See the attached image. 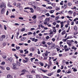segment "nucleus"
<instances>
[{
  "label": "nucleus",
  "instance_id": "nucleus-41",
  "mask_svg": "<svg viewBox=\"0 0 78 78\" xmlns=\"http://www.w3.org/2000/svg\"><path fill=\"white\" fill-rule=\"evenodd\" d=\"M5 62H2L1 63V64H2V65H5Z\"/></svg>",
  "mask_w": 78,
  "mask_h": 78
},
{
  "label": "nucleus",
  "instance_id": "nucleus-6",
  "mask_svg": "<svg viewBox=\"0 0 78 78\" xmlns=\"http://www.w3.org/2000/svg\"><path fill=\"white\" fill-rule=\"evenodd\" d=\"M40 70H41V71H42V72H48V71L47 70H44L43 69H42V68H41L40 69Z\"/></svg>",
  "mask_w": 78,
  "mask_h": 78
},
{
  "label": "nucleus",
  "instance_id": "nucleus-37",
  "mask_svg": "<svg viewBox=\"0 0 78 78\" xmlns=\"http://www.w3.org/2000/svg\"><path fill=\"white\" fill-rule=\"evenodd\" d=\"M20 8V10H22V9H23V7H22V6H21L20 7H19Z\"/></svg>",
  "mask_w": 78,
  "mask_h": 78
},
{
  "label": "nucleus",
  "instance_id": "nucleus-35",
  "mask_svg": "<svg viewBox=\"0 0 78 78\" xmlns=\"http://www.w3.org/2000/svg\"><path fill=\"white\" fill-rule=\"evenodd\" d=\"M16 50H19V49H20V47H16Z\"/></svg>",
  "mask_w": 78,
  "mask_h": 78
},
{
  "label": "nucleus",
  "instance_id": "nucleus-23",
  "mask_svg": "<svg viewBox=\"0 0 78 78\" xmlns=\"http://www.w3.org/2000/svg\"><path fill=\"white\" fill-rule=\"evenodd\" d=\"M19 19H20V20H23V18L22 17H19Z\"/></svg>",
  "mask_w": 78,
  "mask_h": 78
},
{
  "label": "nucleus",
  "instance_id": "nucleus-5",
  "mask_svg": "<svg viewBox=\"0 0 78 78\" xmlns=\"http://www.w3.org/2000/svg\"><path fill=\"white\" fill-rule=\"evenodd\" d=\"M16 65L18 67V68H19V66H20L21 64L20 63V62H17Z\"/></svg>",
  "mask_w": 78,
  "mask_h": 78
},
{
  "label": "nucleus",
  "instance_id": "nucleus-2",
  "mask_svg": "<svg viewBox=\"0 0 78 78\" xmlns=\"http://www.w3.org/2000/svg\"><path fill=\"white\" fill-rule=\"evenodd\" d=\"M0 7L1 8H3V7L5 8H6V4L4 3H1L0 4Z\"/></svg>",
  "mask_w": 78,
  "mask_h": 78
},
{
  "label": "nucleus",
  "instance_id": "nucleus-34",
  "mask_svg": "<svg viewBox=\"0 0 78 78\" xmlns=\"http://www.w3.org/2000/svg\"><path fill=\"white\" fill-rule=\"evenodd\" d=\"M14 56H15V58H16V59H18V57L17 56V55H16V54H15V55H14Z\"/></svg>",
  "mask_w": 78,
  "mask_h": 78
},
{
  "label": "nucleus",
  "instance_id": "nucleus-51",
  "mask_svg": "<svg viewBox=\"0 0 78 78\" xmlns=\"http://www.w3.org/2000/svg\"><path fill=\"white\" fill-rule=\"evenodd\" d=\"M4 29L5 30H7L6 27V25H4Z\"/></svg>",
  "mask_w": 78,
  "mask_h": 78
},
{
  "label": "nucleus",
  "instance_id": "nucleus-62",
  "mask_svg": "<svg viewBox=\"0 0 78 78\" xmlns=\"http://www.w3.org/2000/svg\"><path fill=\"white\" fill-rule=\"evenodd\" d=\"M28 62V60H24L23 61V62L25 63V62Z\"/></svg>",
  "mask_w": 78,
  "mask_h": 78
},
{
  "label": "nucleus",
  "instance_id": "nucleus-20",
  "mask_svg": "<svg viewBox=\"0 0 78 78\" xmlns=\"http://www.w3.org/2000/svg\"><path fill=\"white\" fill-rule=\"evenodd\" d=\"M59 18V16H57L55 19V20H57Z\"/></svg>",
  "mask_w": 78,
  "mask_h": 78
},
{
  "label": "nucleus",
  "instance_id": "nucleus-48",
  "mask_svg": "<svg viewBox=\"0 0 78 78\" xmlns=\"http://www.w3.org/2000/svg\"><path fill=\"white\" fill-rule=\"evenodd\" d=\"M28 35H29V34H33V33L31 32H29L28 33Z\"/></svg>",
  "mask_w": 78,
  "mask_h": 78
},
{
  "label": "nucleus",
  "instance_id": "nucleus-40",
  "mask_svg": "<svg viewBox=\"0 0 78 78\" xmlns=\"http://www.w3.org/2000/svg\"><path fill=\"white\" fill-rule=\"evenodd\" d=\"M44 56H48V54H47V53H44Z\"/></svg>",
  "mask_w": 78,
  "mask_h": 78
},
{
  "label": "nucleus",
  "instance_id": "nucleus-55",
  "mask_svg": "<svg viewBox=\"0 0 78 78\" xmlns=\"http://www.w3.org/2000/svg\"><path fill=\"white\" fill-rule=\"evenodd\" d=\"M49 38H50V37H49V36H48L47 37H46V39H49Z\"/></svg>",
  "mask_w": 78,
  "mask_h": 78
},
{
  "label": "nucleus",
  "instance_id": "nucleus-14",
  "mask_svg": "<svg viewBox=\"0 0 78 78\" xmlns=\"http://www.w3.org/2000/svg\"><path fill=\"white\" fill-rule=\"evenodd\" d=\"M30 10L31 11V12H34V10L33 9V8H30Z\"/></svg>",
  "mask_w": 78,
  "mask_h": 78
},
{
  "label": "nucleus",
  "instance_id": "nucleus-43",
  "mask_svg": "<svg viewBox=\"0 0 78 78\" xmlns=\"http://www.w3.org/2000/svg\"><path fill=\"white\" fill-rule=\"evenodd\" d=\"M69 49L68 48L65 49V51H69Z\"/></svg>",
  "mask_w": 78,
  "mask_h": 78
},
{
  "label": "nucleus",
  "instance_id": "nucleus-11",
  "mask_svg": "<svg viewBox=\"0 0 78 78\" xmlns=\"http://www.w3.org/2000/svg\"><path fill=\"white\" fill-rule=\"evenodd\" d=\"M68 13L69 14H73V11L70 10L68 11Z\"/></svg>",
  "mask_w": 78,
  "mask_h": 78
},
{
  "label": "nucleus",
  "instance_id": "nucleus-28",
  "mask_svg": "<svg viewBox=\"0 0 78 78\" xmlns=\"http://www.w3.org/2000/svg\"><path fill=\"white\" fill-rule=\"evenodd\" d=\"M76 9V6H74L73 8H71L72 9Z\"/></svg>",
  "mask_w": 78,
  "mask_h": 78
},
{
  "label": "nucleus",
  "instance_id": "nucleus-24",
  "mask_svg": "<svg viewBox=\"0 0 78 78\" xmlns=\"http://www.w3.org/2000/svg\"><path fill=\"white\" fill-rule=\"evenodd\" d=\"M32 19H36V15H34L32 17Z\"/></svg>",
  "mask_w": 78,
  "mask_h": 78
},
{
  "label": "nucleus",
  "instance_id": "nucleus-33",
  "mask_svg": "<svg viewBox=\"0 0 78 78\" xmlns=\"http://www.w3.org/2000/svg\"><path fill=\"white\" fill-rule=\"evenodd\" d=\"M44 25H46L47 23V21H45L44 22Z\"/></svg>",
  "mask_w": 78,
  "mask_h": 78
},
{
  "label": "nucleus",
  "instance_id": "nucleus-44",
  "mask_svg": "<svg viewBox=\"0 0 78 78\" xmlns=\"http://www.w3.org/2000/svg\"><path fill=\"white\" fill-rule=\"evenodd\" d=\"M31 73H35V71H34V70H33L31 72Z\"/></svg>",
  "mask_w": 78,
  "mask_h": 78
},
{
  "label": "nucleus",
  "instance_id": "nucleus-49",
  "mask_svg": "<svg viewBox=\"0 0 78 78\" xmlns=\"http://www.w3.org/2000/svg\"><path fill=\"white\" fill-rule=\"evenodd\" d=\"M40 64L41 65V66H44V63H40Z\"/></svg>",
  "mask_w": 78,
  "mask_h": 78
},
{
  "label": "nucleus",
  "instance_id": "nucleus-18",
  "mask_svg": "<svg viewBox=\"0 0 78 78\" xmlns=\"http://www.w3.org/2000/svg\"><path fill=\"white\" fill-rule=\"evenodd\" d=\"M5 37H6V36H5V35H2L1 37V38L3 39H4V38H5Z\"/></svg>",
  "mask_w": 78,
  "mask_h": 78
},
{
  "label": "nucleus",
  "instance_id": "nucleus-29",
  "mask_svg": "<svg viewBox=\"0 0 78 78\" xmlns=\"http://www.w3.org/2000/svg\"><path fill=\"white\" fill-rule=\"evenodd\" d=\"M74 29L75 30H77L78 29V28L76 27V26H75L74 27Z\"/></svg>",
  "mask_w": 78,
  "mask_h": 78
},
{
  "label": "nucleus",
  "instance_id": "nucleus-36",
  "mask_svg": "<svg viewBox=\"0 0 78 78\" xmlns=\"http://www.w3.org/2000/svg\"><path fill=\"white\" fill-rule=\"evenodd\" d=\"M50 16L51 17H53V18H55V16H54L53 15H51Z\"/></svg>",
  "mask_w": 78,
  "mask_h": 78
},
{
  "label": "nucleus",
  "instance_id": "nucleus-1",
  "mask_svg": "<svg viewBox=\"0 0 78 78\" xmlns=\"http://www.w3.org/2000/svg\"><path fill=\"white\" fill-rule=\"evenodd\" d=\"M12 68L15 70H17V69H19V67L17 66L16 64L13 63L12 64Z\"/></svg>",
  "mask_w": 78,
  "mask_h": 78
},
{
  "label": "nucleus",
  "instance_id": "nucleus-52",
  "mask_svg": "<svg viewBox=\"0 0 78 78\" xmlns=\"http://www.w3.org/2000/svg\"><path fill=\"white\" fill-rule=\"evenodd\" d=\"M52 41H53V42H55V38H52Z\"/></svg>",
  "mask_w": 78,
  "mask_h": 78
},
{
  "label": "nucleus",
  "instance_id": "nucleus-30",
  "mask_svg": "<svg viewBox=\"0 0 78 78\" xmlns=\"http://www.w3.org/2000/svg\"><path fill=\"white\" fill-rule=\"evenodd\" d=\"M44 1H45V2H47V3H49V2H50V0H43Z\"/></svg>",
  "mask_w": 78,
  "mask_h": 78
},
{
  "label": "nucleus",
  "instance_id": "nucleus-15",
  "mask_svg": "<svg viewBox=\"0 0 78 78\" xmlns=\"http://www.w3.org/2000/svg\"><path fill=\"white\" fill-rule=\"evenodd\" d=\"M47 44L48 45H51L53 44V43H52V42L51 43L48 42V43H47Z\"/></svg>",
  "mask_w": 78,
  "mask_h": 78
},
{
  "label": "nucleus",
  "instance_id": "nucleus-60",
  "mask_svg": "<svg viewBox=\"0 0 78 78\" xmlns=\"http://www.w3.org/2000/svg\"><path fill=\"white\" fill-rule=\"evenodd\" d=\"M76 12H74L73 13V16H74V17H75V16H76Z\"/></svg>",
  "mask_w": 78,
  "mask_h": 78
},
{
  "label": "nucleus",
  "instance_id": "nucleus-21",
  "mask_svg": "<svg viewBox=\"0 0 78 78\" xmlns=\"http://www.w3.org/2000/svg\"><path fill=\"white\" fill-rule=\"evenodd\" d=\"M50 12L51 14H53V13L54 12V11H53V10H51L50 11Z\"/></svg>",
  "mask_w": 78,
  "mask_h": 78
},
{
  "label": "nucleus",
  "instance_id": "nucleus-32",
  "mask_svg": "<svg viewBox=\"0 0 78 78\" xmlns=\"http://www.w3.org/2000/svg\"><path fill=\"white\" fill-rule=\"evenodd\" d=\"M64 8H67V5L66 4L64 5Z\"/></svg>",
  "mask_w": 78,
  "mask_h": 78
},
{
  "label": "nucleus",
  "instance_id": "nucleus-56",
  "mask_svg": "<svg viewBox=\"0 0 78 78\" xmlns=\"http://www.w3.org/2000/svg\"><path fill=\"white\" fill-rule=\"evenodd\" d=\"M31 49H32V51H34V50H35V49H34V48H32Z\"/></svg>",
  "mask_w": 78,
  "mask_h": 78
},
{
  "label": "nucleus",
  "instance_id": "nucleus-50",
  "mask_svg": "<svg viewBox=\"0 0 78 78\" xmlns=\"http://www.w3.org/2000/svg\"><path fill=\"white\" fill-rule=\"evenodd\" d=\"M25 37H23L22 38V41H24V40H25Z\"/></svg>",
  "mask_w": 78,
  "mask_h": 78
},
{
  "label": "nucleus",
  "instance_id": "nucleus-10",
  "mask_svg": "<svg viewBox=\"0 0 78 78\" xmlns=\"http://www.w3.org/2000/svg\"><path fill=\"white\" fill-rule=\"evenodd\" d=\"M72 49H74V50L75 51H76V50L77 49V48H75V46H73L71 48Z\"/></svg>",
  "mask_w": 78,
  "mask_h": 78
},
{
  "label": "nucleus",
  "instance_id": "nucleus-61",
  "mask_svg": "<svg viewBox=\"0 0 78 78\" xmlns=\"http://www.w3.org/2000/svg\"><path fill=\"white\" fill-rule=\"evenodd\" d=\"M6 69L7 70H10V68H9V67H7L6 68Z\"/></svg>",
  "mask_w": 78,
  "mask_h": 78
},
{
  "label": "nucleus",
  "instance_id": "nucleus-59",
  "mask_svg": "<svg viewBox=\"0 0 78 78\" xmlns=\"http://www.w3.org/2000/svg\"><path fill=\"white\" fill-rule=\"evenodd\" d=\"M26 72V70L23 69L22 71V72Z\"/></svg>",
  "mask_w": 78,
  "mask_h": 78
},
{
  "label": "nucleus",
  "instance_id": "nucleus-4",
  "mask_svg": "<svg viewBox=\"0 0 78 78\" xmlns=\"http://www.w3.org/2000/svg\"><path fill=\"white\" fill-rule=\"evenodd\" d=\"M1 13L2 14H3L5 13V9L2 8L1 11Z\"/></svg>",
  "mask_w": 78,
  "mask_h": 78
},
{
  "label": "nucleus",
  "instance_id": "nucleus-17",
  "mask_svg": "<svg viewBox=\"0 0 78 78\" xmlns=\"http://www.w3.org/2000/svg\"><path fill=\"white\" fill-rule=\"evenodd\" d=\"M13 60V59H12V58H10L9 59V61L10 62H12V60Z\"/></svg>",
  "mask_w": 78,
  "mask_h": 78
},
{
  "label": "nucleus",
  "instance_id": "nucleus-8",
  "mask_svg": "<svg viewBox=\"0 0 78 78\" xmlns=\"http://www.w3.org/2000/svg\"><path fill=\"white\" fill-rule=\"evenodd\" d=\"M27 77L28 78H33V76H32V75H28L27 76Z\"/></svg>",
  "mask_w": 78,
  "mask_h": 78
},
{
  "label": "nucleus",
  "instance_id": "nucleus-38",
  "mask_svg": "<svg viewBox=\"0 0 78 78\" xmlns=\"http://www.w3.org/2000/svg\"><path fill=\"white\" fill-rule=\"evenodd\" d=\"M67 39L66 38V39H63L62 40L63 41H64V42H66V41H67Z\"/></svg>",
  "mask_w": 78,
  "mask_h": 78
},
{
  "label": "nucleus",
  "instance_id": "nucleus-27",
  "mask_svg": "<svg viewBox=\"0 0 78 78\" xmlns=\"http://www.w3.org/2000/svg\"><path fill=\"white\" fill-rule=\"evenodd\" d=\"M34 3L35 2H30V3L31 5H34Z\"/></svg>",
  "mask_w": 78,
  "mask_h": 78
},
{
  "label": "nucleus",
  "instance_id": "nucleus-39",
  "mask_svg": "<svg viewBox=\"0 0 78 78\" xmlns=\"http://www.w3.org/2000/svg\"><path fill=\"white\" fill-rule=\"evenodd\" d=\"M2 57L4 59H5V58H6V56L5 55H3L2 56Z\"/></svg>",
  "mask_w": 78,
  "mask_h": 78
},
{
  "label": "nucleus",
  "instance_id": "nucleus-25",
  "mask_svg": "<svg viewBox=\"0 0 78 78\" xmlns=\"http://www.w3.org/2000/svg\"><path fill=\"white\" fill-rule=\"evenodd\" d=\"M46 16H48V17H49L50 16V14H49V13H48L45 14Z\"/></svg>",
  "mask_w": 78,
  "mask_h": 78
},
{
  "label": "nucleus",
  "instance_id": "nucleus-3",
  "mask_svg": "<svg viewBox=\"0 0 78 78\" xmlns=\"http://www.w3.org/2000/svg\"><path fill=\"white\" fill-rule=\"evenodd\" d=\"M67 44L69 45V47H71L72 45V43L69 40H67L66 41Z\"/></svg>",
  "mask_w": 78,
  "mask_h": 78
},
{
  "label": "nucleus",
  "instance_id": "nucleus-45",
  "mask_svg": "<svg viewBox=\"0 0 78 78\" xmlns=\"http://www.w3.org/2000/svg\"><path fill=\"white\" fill-rule=\"evenodd\" d=\"M7 6L8 7H12V6L10 4H8Z\"/></svg>",
  "mask_w": 78,
  "mask_h": 78
},
{
  "label": "nucleus",
  "instance_id": "nucleus-58",
  "mask_svg": "<svg viewBox=\"0 0 78 78\" xmlns=\"http://www.w3.org/2000/svg\"><path fill=\"white\" fill-rule=\"evenodd\" d=\"M15 25H16V26H19V24H18V23H15Z\"/></svg>",
  "mask_w": 78,
  "mask_h": 78
},
{
  "label": "nucleus",
  "instance_id": "nucleus-19",
  "mask_svg": "<svg viewBox=\"0 0 78 78\" xmlns=\"http://www.w3.org/2000/svg\"><path fill=\"white\" fill-rule=\"evenodd\" d=\"M31 8L29 7H26L24 8L25 9H30Z\"/></svg>",
  "mask_w": 78,
  "mask_h": 78
},
{
  "label": "nucleus",
  "instance_id": "nucleus-16",
  "mask_svg": "<svg viewBox=\"0 0 78 78\" xmlns=\"http://www.w3.org/2000/svg\"><path fill=\"white\" fill-rule=\"evenodd\" d=\"M49 50H52L53 48H52V47L51 46H50L48 47Z\"/></svg>",
  "mask_w": 78,
  "mask_h": 78
},
{
  "label": "nucleus",
  "instance_id": "nucleus-57",
  "mask_svg": "<svg viewBox=\"0 0 78 78\" xmlns=\"http://www.w3.org/2000/svg\"><path fill=\"white\" fill-rule=\"evenodd\" d=\"M67 18L68 19H70V18H72V17H69V16H67Z\"/></svg>",
  "mask_w": 78,
  "mask_h": 78
},
{
  "label": "nucleus",
  "instance_id": "nucleus-26",
  "mask_svg": "<svg viewBox=\"0 0 78 78\" xmlns=\"http://www.w3.org/2000/svg\"><path fill=\"white\" fill-rule=\"evenodd\" d=\"M61 70L60 69H58L57 71V73H59L61 72Z\"/></svg>",
  "mask_w": 78,
  "mask_h": 78
},
{
  "label": "nucleus",
  "instance_id": "nucleus-31",
  "mask_svg": "<svg viewBox=\"0 0 78 78\" xmlns=\"http://www.w3.org/2000/svg\"><path fill=\"white\" fill-rule=\"evenodd\" d=\"M68 5L69 6H70L72 5V3H68Z\"/></svg>",
  "mask_w": 78,
  "mask_h": 78
},
{
  "label": "nucleus",
  "instance_id": "nucleus-46",
  "mask_svg": "<svg viewBox=\"0 0 78 78\" xmlns=\"http://www.w3.org/2000/svg\"><path fill=\"white\" fill-rule=\"evenodd\" d=\"M23 44H24L23 43L19 44V45H23Z\"/></svg>",
  "mask_w": 78,
  "mask_h": 78
},
{
  "label": "nucleus",
  "instance_id": "nucleus-12",
  "mask_svg": "<svg viewBox=\"0 0 78 78\" xmlns=\"http://www.w3.org/2000/svg\"><path fill=\"white\" fill-rule=\"evenodd\" d=\"M54 73L53 72H52L51 73H49L48 74V76H51V75H52Z\"/></svg>",
  "mask_w": 78,
  "mask_h": 78
},
{
  "label": "nucleus",
  "instance_id": "nucleus-22",
  "mask_svg": "<svg viewBox=\"0 0 78 78\" xmlns=\"http://www.w3.org/2000/svg\"><path fill=\"white\" fill-rule=\"evenodd\" d=\"M66 32L65 31H63L62 33V35H64V34H66Z\"/></svg>",
  "mask_w": 78,
  "mask_h": 78
},
{
  "label": "nucleus",
  "instance_id": "nucleus-9",
  "mask_svg": "<svg viewBox=\"0 0 78 78\" xmlns=\"http://www.w3.org/2000/svg\"><path fill=\"white\" fill-rule=\"evenodd\" d=\"M17 7L18 8H20V7L21 6V4L20 3H18L17 5Z\"/></svg>",
  "mask_w": 78,
  "mask_h": 78
},
{
  "label": "nucleus",
  "instance_id": "nucleus-53",
  "mask_svg": "<svg viewBox=\"0 0 78 78\" xmlns=\"http://www.w3.org/2000/svg\"><path fill=\"white\" fill-rule=\"evenodd\" d=\"M12 51H16V49H14V48H13L12 49Z\"/></svg>",
  "mask_w": 78,
  "mask_h": 78
},
{
  "label": "nucleus",
  "instance_id": "nucleus-64",
  "mask_svg": "<svg viewBox=\"0 0 78 78\" xmlns=\"http://www.w3.org/2000/svg\"><path fill=\"white\" fill-rule=\"evenodd\" d=\"M43 78H49L47 76H43Z\"/></svg>",
  "mask_w": 78,
  "mask_h": 78
},
{
  "label": "nucleus",
  "instance_id": "nucleus-63",
  "mask_svg": "<svg viewBox=\"0 0 78 78\" xmlns=\"http://www.w3.org/2000/svg\"><path fill=\"white\" fill-rule=\"evenodd\" d=\"M49 63L50 64L49 66H51V62L50 61H49Z\"/></svg>",
  "mask_w": 78,
  "mask_h": 78
},
{
  "label": "nucleus",
  "instance_id": "nucleus-47",
  "mask_svg": "<svg viewBox=\"0 0 78 78\" xmlns=\"http://www.w3.org/2000/svg\"><path fill=\"white\" fill-rule=\"evenodd\" d=\"M48 8L49 9H52V7L51 6H49Z\"/></svg>",
  "mask_w": 78,
  "mask_h": 78
},
{
  "label": "nucleus",
  "instance_id": "nucleus-13",
  "mask_svg": "<svg viewBox=\"0 0 78 78\" xmlns=\"http://www.w3.org/2000/svg\"><path fill=\"white\" fill-rule=\"evenodd\" d=\"M50 20V18H46L45 19V21H46L47 22H48Z\"/></svg>",
  "mask_w": 78,
  "mask_h": 78
},
{
  "label": "nucleus",
  "instance_id": "nucleus-7",
  "mask_svg": "<svg viewBox=\"0 0 78 78\" xmlns=\"http://www.w3.org/2000/svg\"><path fill=\"white\" fill-rule=\"evenodd\" d=\"M7 78H12V76L9 74H8L7 75Z\"/></svg>",
  "mask_w": 78,
  "mask_h": 78
},
{
  "label": "nucleus",
  "instance_id": "nucleus-42",
  "mask_svg": "<svg viewBox=\"0 0 78 78\" xmlns=\"http://www.w3.org/2000/svg\"><path fill=\"white\" fill-rule=\"evenodd\" d=\"M25 30V28H23L21 29L22 31H24Z\"/></svg>",
  "mask_w": 78,
  "mask_h": 78
},
{
  "label": "nucleus",
  "instance_id": "nucleus-54",
  "mask_svg": "<svg viewBox=\"0 0 78 78\" xmlns=\"http://www.w3.org/2000/svg\"><path fill=\"white\" fill-rule=\"evenodd\" d=\"M11 18H12H12H15V16H13V15H12L11 16Z\"/></svg>",
  "mask_w": 78,
  "mask_h": 78
}]
</instances>
